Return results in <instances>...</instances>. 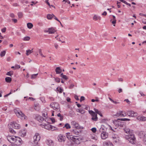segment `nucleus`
<instances>
[{
  "label": "nucleus",
  "mask_w": 146,
  "mask_h": 146,
  "mask_svg": "<svg viewBox=\"0 0 146 146\" xmlns=\"http://www.w3.org/2000/svg\"><path fill=\"white\" fill-rule=\"evenodd\" d=\"M85 111L83 109H80V112L82 114H83L85 113Z\"/></svg>",
  "instance_id": "a18cd8bd"
},
{
  "label": "nucleus",
  "mask_w": 146,
  "mask_h": 146,
  "mask_svg": "<svg viewBox=\"0 0 146 146\" xmlns=\"http://www.w3.org/2000/svg\"><path fill=\"white\" fill-rule=\"evenodd\" d=\"M52 14H53L51 15L49 14L47 15V18L48 19H51L53 17Z\"/></svg>",
  "instance_id": "72a5a7b5"
},
{
  "label": "nucleus",
  "mask_w": 146,
  "mask_h": 146,
  "mask_svg": "<svg viewBox=\"0 0 146 146\" xmlns=\"http://www.w3.org/2000/svg\"><path fill=\"white\" fill-rule=\"evenodd\" d=\"M77 129H74L71 130V132L72 133L76 135H78L79 133V132L77 130Z\"/></svg>",
  "instance_id": "393cba45"
},
{
  "label": "nucleus",
  "mask_w": 146,
  "mask_h": 146,
  "mask_svg": "<svg viewBox=\"0 0 146 146\" xmlns=\"http://www.w3.org/2000/svg\"><path fill=\"white\" fill-rule=\"evenodd\" d=\"M98 17L96 15H95L93 17V19L96 20L98 19Z\"/></svg>",
  "instance_id": "0e129e2a"
},
{
  "label": "nucleus",
  "mask_w": 146,
  "mask_h": 146,
  "mask_svg": "<svg viewBox=\"0 0 146 146\" xmlns=\"http://www.w3.org/2000/svg\"><path fill=\"white\" fill-rule=\"evenodd\" d=\"M66 137L68 139H71L73 141V139H74V136L72 135H70V133H66Z\"/></svg>",
  "instance_id": "aec40b11"
},
{
  "label": "nucleus",
  "mask_w": 146,
  "mask_h": 146,
  "mask_svg": "<svg viewBox=\"0 0 146 146\" xmlns=\"http://www.w3.org/2000/svg\"><path fill=\"white\" fill-rule=\"evenodd\" d=\"M44 32H48L49 34H53L55 32V29L53 27L49 28L48 31H44Z\"/></svg>",
  "instance_id": "2eb2a0df"
},
{
  "label": "nucleus",
  "mask_w": 146,
  "mask_h": 146,
  "mask_svg": "<svg viewBox=\"0 0 146 146\" xmlns=\"http://www.w3.org/2000/svg\"><path fill=\"white\" fill-rule=\"evenodd\" d=\"M28 28L29 29H31L33 27V24L31 23H28L27 24Z\"/></svg>",
  "instance_id": "7c9ffc66"
},
{
  "label": "nucleus",
  "mask_w": 146,
  "mask_h": 146,
  "mask_svg": "<svg viewBox=\"0 0 146 146\" xmlns=\"http://www.w3.org/2000/svg\"><path fill=\"white\" fill-rule=\"evenodd\" d=\"M55 81L56 82L58 83H59L60 82V79L59 78L56 77L54 78Z\"/></svg>",
  "instance_id": "a19ab883"
},
{
  "label": "nucleus",
  "mask_w": 146,
  "mask_h": 146,
  "mask_svg": "<svg viewBox=\"0 0 146 146\" xmlns=\"http://www.w3.org/2000/svg\"><path fill=\"white\" fill-rule=\"evenodd\" d=\"M17 136H11L8 135L7 137V140L11 143H14Z\"/></svg>",
  "instance_id": "9b49d317"
},
{
  "label": "nucleus",
  "mask_w": 146,
  "mask_h": 146,
  "mask_svg": "<svg viewBox=\"0 0 146 146\" xmlns=\"http://www.w3.org/2000/svg\"><path fill=\"white\" fill-rule=\"evenodd\" d=\"M18 15L19 18H21L22 17L23 14L22 13L19 12L18 13Z\"/></svg>",
  "instance_id": "37998d69"
},
{
  "label": "nucleus",
  "mask_w": 146,
  "mask_h": 146,
  "mask_svg": "<svg viewBox=\"0 0 146 146\" xmlns=\"http://www.w3.org/2000/svg\"><path fill=\"white\" fill-rule=\"evenodd\" d=\"M6 82L8 83H10L11 82L12 79L11 77H7L5 78Z\"/></svg>",
  "instance_id": "bb28decb"
},
{
  "label": "nucleus",
  "mask_w": 146,
  "mask_h": 146,
  "mask_svg": "<svg viewBox=\"0 0 146 146\" xmlns=\"http://www.w3.org/2000/svg\"><path fill=\"white\" fill-rule=\"evenodd\" d=\"M11 125L13 128L15 129H18L20 128V125L15 122H11Z\"/></svg>",
  "instance_id": "f8f14e48"
},
{
  "label": "nucleus",
  "mask_w": 146,
  "mask_h": 146,
  "mask_svg": "<svg viewBox=\"0 0 146 146\" xmlns=\"http://www.w3.org/2000/svg\"><path fill=\"white\" fill-rule=\"evenodd\" d=\"M33 49L31 50H26V54L28 56L30 54L33 52Z\"/></svg>",
  "instance_id": "cd10ccee"
},
{
  "label": "nucleus",
  "mask_w": 146,
  "mask_h": 146,
  "mask_svg": "<svg viewBox=\"0 0 146 146\" xmlns=\"http://www.w3.org/2000/svg\"><path fill=\"white\" fill-rule=\"evenodd\" d=\"M127 114V113H126L125 111H123V113H122L121 117L125 116Z\"/></svg>",
  "instance_id": "603ef678"
},
{
  "label": "nucleus",
  "mask_w": 146,
  "mask_h": 146,
  "mask_svg": "<svg viewBox=\"0 0 146 146\" xmlns=\"http://www.w3.org/2000/svg\"><path fill=\"white\" fill-rule=\"evenodd\" d=\"M11 91H12L11 90V92L9 94H6V95H5L4 96V97H7L8 96H9V95H10V94H11L12 93L11 92Z\"/></svg>",
  "instance_id": "680f3d73"
},
{
  "label": "nucleus",
  "mask_w": 146,
  "mask_h": 146,
  "mask_svg": "<svg viewBox=\"0 0 146 146\" xmlns=\"http://www.w3.org/2000/svg\"><path fill=\"white\" fill-rule=\"evenodd\" d=\"M38 74H36L32 75L31 76V78L32 79L35 78L37 77Z\"/></svg>",
  "instance_id": "58836bf2"
},
{
  "label": "nucleus",
  "mask_w": 146,
  "mask_h": 146,
  "mask_svg": "<svg viewBox=\"0 0 146 146\" xmlns=\"http://www.w3.org/2000/svg\"><path fill=\"white\" fill-rule=\"evenodd\" d=\"M139 93L141 96H145V95L144 94H143V92L141 91L139 92Z\"/></svg>",
  "instance_id": "69168bd1"
},
{
  "label": "nucleus",
  "mask_w": 146,
  "mask_h": 146,
  "mask_svg": "<svg viewBox=\"0 0 146 146\" xmlns=\"http://www.w3.org/2000/svg\"><path fill=\"white\" fill-rule=\"evenodd\" d=\"M15 69H18L20 68V66L19 65L16 64L15 66Z\"/></svg>",
  "instance_id": "49530a36"
},
{
  "label": "nucleus",
  "mask_w": 146,
  "mask_h": 146,
  "mask_svg": "<svg viewBox=\"0 0 146 146\" xmlns=\"http://www.w3.org/2000/svg\"><path fill=\"white\" fill-rule=\"evenodd\" d=\"M91 130L93 133H95L96 131V129L95 127L92 128Z\"/></svg>",
  "instance_id": "de8ad7c7"
},
{
  "label": "nucleus",
  "mask_w": 146,
  "mask_h": 146,
  "mask_svg": "<svg viewBox=\"0 0 146 146\" xmlns=\"http://www.w3.org/2000/svg\"><path fill=\"white\" fill-rule=\"evenodd\" d=\"M14 142L15 145H20L23 143V141L19 137H17Z\"/></svg>",
  "instance_id": "6e6552de"
},
{
  "label": "nucleus",
  "mask_w": 146,
  "mask_h": 146,
  "mask_svg": "<svg viewBox=\"0 0 146 146\" xmlns=\"http://www.w3.org/2000/svg\"><path fill=\"white\" fill-rule=\"evenodd\" d=\"M40 137L39 134L38 133H36L33 137L34 142L36 144L35 146H39L38 145V143L40 141Z\"/></svg>",
  "instance_id": "20e7f679"
},
{
  "label": "nucleus",
  "mask_w": 146,
  "mask_h": 146,
  "mask_svg": "<svg viewBox=\"0 0 146 146\" xmlns=\"http://www.w3.org/2000/svg\"><path fill=\"white\" fill-rule=\"evenodd\" d=\"M30 39V37L29 36H26L23 39V40H26V41H28Z\"/></svg>",
  "instance_id": "79ce46f5"
},
{
  "label": "nucleus",
  "mask_w": 146,
  "mask_h": 146,
  "mask_svg": "<svg viewBox=\"0 0 146 146\" xmlns=\"http://www.w3.org/2000/svg\"><path fill=\"white\" fill-rule=\"evenodd\" d=\"M46 143L48 145L52 146L54 145V143L53 141L50 139H47L46 141Z\"/></svg>",
  "instance_id": "f3484780"
},
{
  "label": "nucleus",
  "mask_w": 146,
  "mask_h": 146,
  "mask_svg": "<svg viewBox=\"0 0 146 146\" xmlns=\"http://www.w3.org/2000/svg\"><path fill=\"white\" fill-rule=\"evenodd\" d=\"M6 51H3L2 52H1L0 54V56L1 57H2L4 56L5 54Z\"/></svg>",
  "instance_id": "4c0bfd02"
},
{
  "label": "nucleus",
  "mask_w": 146,
  "mask_h": 146,
  "mask_svg": "<svg viewBox=\"0 0 146 146\" xmlns=\"http://www.w3.org/2000/svg\"><path fill=\"white\" fill-rule=\"evenodd\" d=\"M94 112H94V111H93L92 110H89V113L90 114H91V115L92 114H95L94 113Z\"/></svg>",
  "instance_id": "6e6d98bb"
},
{
  "label": "nucleus",
  "mask_w": 146,
  "mask_h": 146,
  "mask_svg": "<svg viewBox=\"0 0 146 146\" xmlns=\"http://www.w3.org/2000/svg\"><path fill=\"white\" fill-rule=\"evenodd\" d=\"M85 97L84 96H82L81 97V98L80 99V102H82V101L85 100Z\"/></svg>",
  "instance_id": "3c124183"
},
{
  "label": "nucleus",
  "mask_w": 146,
  "mask_h": 146,
  "mask_svg": "<svg viewBox=\"0 0 146 146\" xmlns=\"http://www.w3.org/2000/svg\"><path fill=\"white\" fill-rule=\"evenodd\" d=\"M35 109L36 111H38L40 110V108L39 105H35L34 106Z\"/></svg>",
  "instance_id": "c85d7f7f"
},
{
  "label": "nucleus",
  "mask_w": 146,
  "mask_h": 146,
  "mask_svg": "<svg viewBox=\"0 0 146 146\" xmlns=\"http://www.w3.org/2000/svg\"><path fill=\"white\" fill-rule=\"evenodd\" d=\"M62 78L64 79H65L66 80L68 79V77L66 75H65L63 76H62Z\"/></svg>",
  "instance_id": "8fccbe9b"
},
{
  "label": "nucleus",
  "mask_w": 146,
  "mask_h": 146,
  "mask_svg": "<svg viewBox=\"0 0 146 146\" xmlns=\"http://www.w3.org/2000/svg\"><path fill=\"white\" fill-rule=\"evenodd\" d=\"M65 127L66 129H70L71 128L70 126L68 123H66L65 124L64 126V127H63V128H64Z\"/></svg>",
  "instance_id": "2f4dec72"
},
{
  "label": "nucleus",
  "mask_w": 146,
  "mask_h": 146,
  "mask_svg": "<svg viewBox=\"0 0 146 146\" xmlns=\"http://www.w3.org/2000/svg\"><path fill=\"white\" fill-rule=\"evenodd\" d=\"M9 130L10 132L13 134H14L16 133L15 131L12 128L9 129Z\"/></svg>",
  "instance_id": "e433bc0d"
},
{
  "label": "nucleus",
  "mask_w": 146,
  "mask_h": 146,
  "mask_svg": "<svg viewBox=\"0 0 146 146\" xmlns=\"http://www.w3.org/2000/svg\"><path fill=\"white\" fill-rule=\"evenodd\" d=\"M103 128L101 126L100 129V131L101 133V137L103 140H105L108 137V133L106 132L104 130Z\"/></svg>",
  "instance_id": "f257e3e1"
},
{
  "label": "nucleus",
  "mask_w": 146,
  "mask_h": 146,
  "mask_svg": "<svg viewBox=\"0 0 146 146\" xmlns=\"http://www.w3.org/2000/svg\"><path fill=\"white\" fill-rule=\"evenodd\" d=\"M6 31V28L5 27L4 28L1 29V31L2 33H5Z\"/></svg>",
  "instance_id": "e2e57ef3"
},
{
  "label": "nucleus",
  "mask_w": 146,
  "mask_h": 146,
  "mask_svg": "<svg viewBox=\"0 0 146 146\" xmlns=\"http://www.w3.org/2000/svg\"><path fill=\"white\" fill-rule=\"evenodd\" d=\"M71 125H73L74 128H75L77 129H83L84 127L82 126H81L78 123H76L75 121H72L71 122Z\"/></svg>",
  "instance_id": "423d86ee"
},
{
  "label": "nucleus",
  "mask_w": 146,
  "mask_h": 146,
  "mask_svg": "<svg viewBox=\"0 0 146 146\" xmlns=\"http://www.w3.org/2000/svg\"><path fill=\"white\" fill-rule=\"evenodd\" d=\"M58 140L60 142H64L66 140V137L64 135L60 134L58 137Z\"/></svg>",
  "instance_id": "1a4fd4ad"
},
{
  "label": "nucleus",
  "mask_w": 146,
  "mask_h": 146,
  "mask_svg": "<svg viewBox=\"0 0 146 146\" xmlns=\"http://www.w3.org/2000/svg\"><path fill=\"white\" fill-rule=\"evenodd\" d=\"M13 74V71H9L8 72L7 74L6 75L8 76H11Z\"/></svg>",
  "instance_id": "c9c22d12"
},
{
  "label": "nucleus",
  "mask_w": 146,
  "mask_h": 146,
  "mask_svg": "<svg viewBox=\"0 0 146 146\" xmlns=\"http://www.w3.org/2000/svg\"><path fill=\"white\" fill-rule=\"evenodd\" d=\"M42 116L44 117V118H45V119H46L47 116V114H45L44 113H43L42 114Z\"/></svg>",
  "instance_id": "5fc2aeb1"
},
{
  "label": "nucleus",
  "mask_w": 146,
  "mask_h": 146,
  "mask_svg": "<svg viewBox=\"0 0 146 146\" xmlns=\"http://www.w3.org/2000/svg\"><path fill=\"white\" fill-rule=\"evenodd\" d=\"M104 146H113L112 143L110 141H105L103 143Z\"/></svg>",
  "instance_id": "dca6fc26"
},
{
  "label": "nucleus",
  "mask_w": 146,
  "mask_h": 146,
  "mask_svg": "<svg viewBox=\"0 0 146 146\" xmlns=\"http://www.w3.org/2000/svg\"><path fill=\"white\" fill-rule=\"evenodd\" d=\"M36 119L40 122H41L44 120L45 121V118L40 115H38L36 117Z\"/></svg>",
  "instance_id": "6ab92c4d"
},
{
  "label": "nucleus",
  "mask_w": 146,
  "mask_h": 146,
  "mask_svg": "<svg viewBox=\"0 0 146 146\" xmlns=\"http://www.w3.org/2000/svg\"><path fill=\"white\" fill-rule=\"evenodd\" d=\"M50 106L54 110L59 111H60V108L58 103L56 102H52L50 105Z\"/></svg>",
  "instance_id": "7ed1b4c3"
},
{
  "label": "nucleus",
  "mask_w": 146,
  "mask_h": 146,
  "mask_svg": "<svg viewBox=\"0 0 146 146\" xmlns=\"http://www.w3.org/2000/svg\"><path fill=\"white\" fill-rule=\"evenodd\" d=\"M124 131L129 135L133 133L132 131H131L130 129L128 128L125 127L124 128Z\"/></svg>",
  "instance_id": "ddd939ff"
},
{
  "label": "nucleus",
  "mask_w": 146,
  "mask_h": 146,
  "mask_svg": "<svg viewBox=\"0 0 146 146\" xmlns=\"http://www.w3.org/2000/svg\"><path fill=\"white\" fill-rule=\"evenodd\" d=\"M138 135L140 138L143 139L146 138V131H140L138 133Z\"/></svg>",
  "instance_id": "9d476101"
},
{
  "label": "nucleus",
  "mask_w": 146,
  "mask_h": 146,
  "mask_svg": "<svg viewBox=\"0 0 146 146\" xmlns=\"http://www.w3.org/2000/svg\"><path fill=\"white\" fill-rule=\"evenodd\" d=\"M50 119H51L52 123H54L55 122V119L54 118L52 117L51 118H50Z\"/></svg>",
  "instance_id": "864d4df0"
},
{
  "label": "nucleus",
  "mask_w": 146,
  "mask_h": 146,
  "mask_svg": "<svg viewBox=\"0 0 146 146\" xmlns=\"http://www.w3.org/2000/svg\"><path fill=\"white\" fill-rule=\"evenodd\" d=\"M56 89L57 90V91L60 93H62L63 91V90L60 87L59 88V87H57Z\"/></svg>",
  "instance_id": "473e14b6"
},
{
  "label": "nucleus",
  "mask_w": 146,
  "mask_h": 146,
  "mask_svg": "<svg viewBox=\"0 0 146 146\" xmlns=\"http://www.w3.org/2000/svg\"><path fill=\"white\" fill-rule=\"evenodd\" d=\"M118 120H121V121H129L130 120V119H129L127 118H122V119H119Z\"/></svg>",
  "instance_id": "f704fd0d"
},
{
  "label": "nucleus",
  "mask_w": 146,
  "mask_h": 146,
  "mask_svg": "<svg viewBox=\"0 0 146 146\" xmlns=\"http://www.w3.org/2000/svg\"><path fill=\"white\" fill-rule=\"evenodd\" d=\"M137 119L141 121H144L146 120V117L144 116H138L137 117Z\"/></svg>",
  "instance_id": "4be33fe9"
},
{
  "label": "nucleus",
  "mask_w": 146,
  "mask_h": 146,
  "mask_svg": "<svg viewBox=\"0 0 146 146\" xmlns=\"http://www.w3.org/2000/svg\"><path fill=\"white\" fill-rule=\"evenodd\" d=\"M126 138L128 139L129 142L133 144H135V138L133 133L131 134L128 135Z\"/></svg>",
  "instance_id": "f03ea898"
},
{
  "label": "nucleus",
  "mask_w": 146,
  "mask_h": 146,
  "mask_svg": "<svg viewBox=\"0 0 146 146\" xmlns=\"http://www.w3.org/2000/svg\"><path fill=\"white\" fill-rule=\"evenodd\" d=\"M123 113V111H119V112H117L115 115L118 117L121 116V117L122 113Z\"/></svg>",
  "instance_id": "a878e982"
},
{
  "label": "nucleus",
  "mask_w": 146,
  "mask_h": 146,
  "mask_svg": "<svg viewBox=\"0 0 146 146\" xmlns=\"http://www.w3.org/2000/svg\"><path fill=\"white\" fill-rule=\"evenodd\" d=\"M94 110L95 111V112H96V113L98 114H100L99 112V111L98 110H97V109L95 108L94 109Z\"/></svg>",
  "instance_id": "4d7b16f0"
},
{
  "label": "nucleus",
  "mask_w": 146,
  "mask_h": 146,
  "mask_svg": "<svg viewBox=\"0 0 146 146\" xmlns=\"http://www.w3.org/2000/svg\"><path fill=\"white\" fill-rule=\"evenodd\" d=\"M10 17H11L14 18L15 17V15L13 13H11L10 14Z\"/></svg>",
  "instance_id": "774afa93"
},
{
  "label": "nucleus",
  "mask_w": 146,
  "mask_h": 146,
  "mask_svg": "<svg viewBox=\"0 0 146 146\" xmlns=\"http://www.w3.org/2000/svg\"><path fill=\"white\" fill-rule=\"evenodd\" d=\"M127 115L129 117H135L137 115V113L133 110H129L127 111Z\"/></svg>",
  "instance_id": "0eeeda50"
},
{
  "label": "nucleus",
  "mask_w": 146,
  "mask_h": 146,
  "mask_svg": "<svg viewBox=\"0 0 146 146\" xmlns=\"http://www.w3.org/2000/svg\"><path fill=\"white\" fill-rule=\"evenodd\" d=\"M58 129L57 127L51 125L50 130H51L52 131H54Z\"/></svg>",
  "instance_id": "c756f323"
},
{
  "label": "nucleus",
  "mask_w": 146,
  "mask_h": 146,
  "mask_svg": "<svg viewBox=\"0 0 146 146\" xmlns=\"http://www.w3.org/2000/svg\"><path fill=\"white\" fill-rule=\"evenodd\" d=\"M74 98L75 99H76L77 100H79V99L78 98V96L76 95H75L74 96Z\"/></svg>",
  "instance_id": "bf43d9fd"
},
{
  "label": "nucleus",
  "mask_w": 146,
  "mask_h": 146,
  "mask_svg": "<svg viewBox=\"0 0 146 146\" xmlns=\"http://www.w3.org/2000/svg\"><path fill=\"white\" fill-rule=\"evenodd\" d=\"M116 124L117 125L119 126H120L121 127H123V126L125 125L124 123L122 122H119L118 121H116Z\"/></svg>",
  "instance_id": "412c9836"
},
{
  "label": "nucleus",
  "mask_w": 146,
  "mask_h": 146,
  "mask_svg": "<svg viewBox=\"0 0 146 146\" xmlns=\"http://www.w3.org/2000/svg\"><path fill=\"white\" fill-rule=\"evenodd\" d=\"M74 86V85L73 84H70L69 87V88L71 89Z\"/></svg>",
  "instance_id": "338daca9"
},
{
  "label": "nucleus",
  "mask_w": 146,
  "mask_h": 146,
  "mask_svg": "<svg viewBox=\"0 0 146 146\" xmlns=\"http://www.w3.org/2000/svg\"><path fill=\"white\" fill-rule=\"evenodd\" d=\"M91 138L94 140H96V139H97L96 137L94 135L92 136L91 137Z\"/></svg>",
  "instance_id": "09e8293b"
},
{
  "label": "nucleus",
  "mask_w": 146,
  "mask_h": 146,
  "mask_svg": "<svg viewBox=\"0 0 146 146\" xmlns=\"http://www.w3.org/2000/svg\"><path fill=\"white\" fill-rule=\"evenodd\" d=\"M78 137L75 136L74 139H73V141L76 144H79L80 142L79 140V138Z\"/></svg>",
  "instance_id": "a211bd4d"
},
{
  "label": "nucleus",
  "mask_w": 146,
  "mask_h": 146,
  "mask_svg": "<svg viewBox=\"0 0 146 146\" xmlns=\"http://www.w3.org/2000/svg\"><path fill=\"white\" fill-rule=\"evenodd\" d=\"M116 20H113L112 21V23L113 24V25L114 26H115V24L116 23Z\"/></svg>",
  "instance_id": "13d9d810"
},
{
  "label": "nucleus",
  "mask_w": 146,
  "mask_h": 146,
  "mask_svg": "<svg viewBox=\"0 0 146 146\" xmlns=\"http://www.w3.org/2000/svg\"><path fill=\"white\" fill-rule=\"evenodd\" d=\"M55 71L57 74H59L61 72L62 70L60 67H57L55 69Z\"/></svg>",
  "instance_id": "b1692460"
},
{
  "label": "nucleus",
  "mask_w": 146,
  "mask_h": 146,
  "mask_svg": "<svg viewBox=\"0 0 146 146\" xmlns=\"http://www.w3.org/2000/svg\"><path fill=\"white\" fill-rule=\"evenodd\" d=\"M11 91H12L11 90V92L9 94H6V95H5L4 96V97H7L8 96H9V95H10V94H11L12 93L11 92Z\"/></svg>",
  "instance_id": "052dcab7"
},
{
  "label": "nucleus",
  "mask_w": 146,
  "mask_h": 146,
  "mask_svg": "<svg viewBox=\"0 0 146 146\" xmlns=\"http://www.w3.org/2000/svg\"><path fill=\"white\" fill-rule=\"evenodd\" d=\"M39 54L41 56L43 57H45V56L42 53V50L41 49H39Z\"/></svg>",
  "instance_id": "ea45409f"
},
{
  "label": "nucleus",
  "mask_w": 146,
  "mask_h": 146,
  "mask_svg": "<svg viewBox=\"0 0 146 146\" xmlns=\"http://www.w3.org/2000/svg\"><path fill=\"white\" fill-rule=\"evenodd\" d=\"M17 116L23 120L27 119V117L22 112L20 111H17Z\"/></svg>",
  "instance_id": "39448f33"
},
{
  "label": "nucleus",
  "mask_w": 146,
  "mask_h": 146,
  "mask_svg": "<svg viewBox=\"0 0 146 146\" xmlns=\"http://www.w3.org/2000/svg\"><path fill=\"white\" fill-rule=\"evenodd\" d=\"M51 125L48 123H44L43 125V126L45 128L48 130H50Z\"/></svg>",
  "instance_id": "5701e85b"
},
{
  "label": "nucleus",
  "mask_w": 146,
  "mask_h": 146,
  "mask_svg": "<svg viewBox=\"0 0 146 146\" xmlns=\"http://www.w3.org/2000/svg\"><path fill=\"white\" fill-rule=\"evenodd\" d=\"M94 114H92L91 115L92 117L91 118V119L93 121H96L98 120V118L97 117V114L96 112H94Z\"/></svg>",
  "instance_id": "4468645a"
},
{
  "label": "nucleus",
  "mask_w": 146,
  "mask_h": 146,
  "mask_svg": "<svg viewBox=\"0 0 146 146\" xmlns=\"http://www.w3.org/2000/svg\"><path fill=\"white\" fill-rule=\"evenodd\" d=\"M110 129L112 131L114 132L116 131V130H117V128H115L113 129L112 127H111V126H110Z\"/></svg>",
  "instance_id": "c03bdc74"
}]
</instances>
